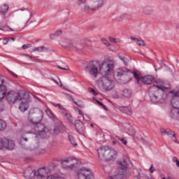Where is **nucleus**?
<instances>
[{"label":"nucleus","instance_id":"nucleus-34","mask_svg":"<svg viewBox=\"0 0 179 179\" xmlns=\"http://www.w3.org/2000/svg\"><path fill=\"white\" fill-rule=\"evenodd\" d=\"M47 50V48H45V46H40V47H37V48H34L32 51L33 52H36L38 51V52H43V51Z\"/></svg>","mask_w":179,"mask_h":179},{"label":"nucleus","instance_id":"nucleus-15","mask_svg":"<svg viewBox=\"0 0 179 179\" xmlns=\"http://www.w3.org/2000/svg\"><path fill=\"white\" fill-rule=\"evenodd\" d=\"M6 99L9 104H15L17 100H20V99H22V96L18 92L10 91L7 94Z\"/></svg>","mask_w":179,"mask_h":179},{"label":"nucleus","instance_id":"nucleus-32","mask_svg":"<svg viewBox=\"0 0 179 179\" xmlns=\"http://www.w3.org/2000/svg\"><path fill=\"white\" fill-rule=\"evenodd\" d=\"M173 130H166L164 129H160V133L162 135H168L169 136H171V134H173Z\"/></svg>","mask_w":179,"mask_h":179},{"label":"nucleus","instance_id":"nucleus-5","mask_svg":"<svg viewBox=\"0 0 179 179\" xmlns=\"http://www.w3.org/2000/svg\"><path fill=\"white\" fill-rule=\"evenodd\" d=\"M149 96L152 103H163L167 99V94L163 91L157 90L156 87H150L149 90Z\"/></svg>","mask_w":179,"mask_h":179},{"label":"nucleus","instance_id":"nucleus-47","mask_svg":"<svg viewBox=\"0 0 179 179\" xmlns=\"http://www.w3.org/2000/svg\"><path fill=\"white\" fill-rule=\"evenodd\" d=\"M109 41L110 43H117L120 41V40L119 39H115V38H113V37L110 36V37H109Z\"/></svg>","mask_w":179,"mask_h":179},{"label":"nucleus","instance_id":"nucleus-49","mask_svg":"<svg viewBox=\"0 0 179 179\" xmlns=\"http://www.w3.org/2000/svg\"><path fill=\"white\" fill-rule=\"evenodd\" d=\"M89 92H90V93H93L94 94V96H97V94H99L96 90H94V89L92 88V87H90L88 89Z\"/></svg>","mask_w":179,"mask_h":179},{"label":"nucleus","instance_id":"nucleus-51","mask_svg":"<svg viewBox=\"0 0 179 179\" xmlns=\"http://www.w3.org/2000/svg\"><path fill=\"white\" fill-rule=\"evenodd\" d=\"M31 47V44L23 45L22 50H27V48H30Z\"/></svg>","mask_w":179,"mask_h":179},{"label":"nucleus","instance_id":"nucleus-3","mask_svg":"<svg viewBox=\"0 0 179 179\" xmlns=\"http://www.w3.org/2000/svg\"><path fill=\"white\" fill-rule=\"evenodd\" d=\"M131 164V161L129 159H123L119 162V168L115 171L113 176H109L108 179H127L129 177L128 169Z\"/></svg>","mask_w":179,"mask_h":179},{"label":"nucleus","instance_id":"nucleus-50","mask_svg":"<svg viewBox=\"0 0 179 179\" xmlns=\"http://www.w3.org/2000/svg\"><path fill=\"white\" fill-rule=\"evenodd\" d=\"M1 86H6L5 85V80L0 77V87Z\"/></svg>","mask_w":179,"mask_h":179},{"label":"nucleus","instance_id":"nucleus-24","mask_svg":"<svg viewBox=\"0 0 179 179\" xmlns=\"http://www.w3.org/2000/svg\"><path fill=\"white\" fill-rule=\"evenodd\" d=\"M125 19H127V20H132V15L124 13L120 14L117 17V20L119 22H122V20H124Z\"/></svg>","mask_w":179,"mask_h":179},{"label":"nucleus","instance_id":"nucleus-45","mask_svg":"<svg viewBox=\"0 0 179 179\" xmlns=\"http://www.w3.org/2000/svg\"><path fill=\"white\" fill-rule=\"evenodd\" d=\"M171 136L173 142H176V143H178V142L177 141V137L176 136V133H174V131H173V134H171Z\"/></svg>","mask_w":179,"mask_h":179},{"label":"nucleus","instance_id":"nucleus-54","mask_svg":"<svg viewBox=\"0 0 179 179\" xmlns=\"http://www.w3.org/2000/svg\"><path fill=\"white\" fill-rule=\"evenodd\" d=\"M3 29L6 30L7 31H13V29H12V28H10L9 27H4Z\"/></svg>","mask_w":179,"mask_h":179},{"label":"nucleus","instance_id":"nucleus-61","mask_svg":"<svg viewBox=\"0 0 179 179\" xmlns=\"http://www.w3.org/2000/svg\"><path fill=\"white\" fill-rule=\"evenodd\" d=\"M22 141H24L25 142H27V141H28V138H27V137H26L25 135H24L22 136Z\"/></svg>","mask_w":179,"mask_h":179},{"label":"nucleus","instance_id":"nucleus-60","mask_svg":"<svg viewBox=\"0 0 179 179\" xmlns=\"http://www.w3.org/2000/svg\"><path fill=\"white\" fill-rule=\"evenodd\" d=\"M3 111V104L0 102V113H2Z\"/></svg>","mask_w":179,"mask_h":179},{"label":"nucleus","instance_id":"nucleus-29","mask_svg":"<svg viewBox=\"0 0 179 179\" xmlns=\"http://www.w3.org/2000/svg\"><path fill=\"white\" fill-rule=\"evenodd\" d=\"M131 40H132V41H135V43H136V44H138V45L142 46V47H145V45H146V44L145 43V41L143 40H142L141 38H135L133 36L130 37Z\"/></svg>","mask_w":179,"mask_h":179},{"label":"nucleus","instance_id":"nucleus-11","mask_svg":"<svg viewBox=\"0 0 179 179\" xmlns=\"http://www.w3.org/2000/svg\"><path fill=\"white\" fill-rule=\"evenodd\" d=\"M43 120V112L38 108H34L30 110L29 115V121L31 124H35L36 122H41Z\"/></svg>","mask_w":179,"mask_h":179},{"label":"nucleus","instance_id":"nucleus-63","mask_svg":"<svg viewBox=\"0 0 179 179\" xmlns=\"http://www.w3.org/2000/svg\"><path fill=\"white\" fill-rule=\"evenodd\" d=\"M58 107L60 110H63L64 111H65V108H64V106H62V105L59 104Z\"/></svg>","mask_w":179,"mask_h":179},{"label":"nucleus","instance_id":"nucleus-43","mask_svg":"<svg viewBox=\"0 0 179 179\" xmlns=\"http://www.w3.org/2000/svg\"><path fill=\"white\" fill-rule=\"evenodd\" d=\"M87 1V0H77L76 3L78 6H80V5H85V3H86Z\"/></svg>","mask_w":179,"mask_h":179},{"label":"nucleus","instance_id":"nucleus-8","mask_svg":"<svg viewBox=\"0 0 179 179\" xmlns=\"http://www.w3.org/2000/svg\"><path fill=\"white\" fill-rule=\"evenodd\" d=\"M134 78L136 79V82L138 85H141V83H144V85H152L153 83V80H155V77L153 76H142L139 71L134 73Z\"/></svg>","mask_w":179,"mask_h":179},{"label":"nucleus","instance_id":"nucleus-12","mask_svg":"<svg viewBox=\"0 0 179 179\" xmlns=\"http://www.w3.org/2000/svg\"><path fill=\"white\" fill-rule=\"evenodd\" d=\"M77 179H92L93 173L89 168L83 167L77 171Z\"/></svg>","mask_w":179,"mask_h":179},{"label":"nucleus","instance_id":"nucleus-21","mask_svg":"<svg viewBox=\"0 0 179 179\" xmlns=\"http://www.w3.org/2000/svg\"><path fill=\"white\" fill-rule=\"evenodd\" d=\"M64 41L66 43V47H69V48H71V50H83V47H85L81 43L73 45V43H72V42L68 39H66Z\"/></svg>","mask_w":179,"mask_h":179},{"label":"nucleus","instance_id":"nucleus-19","mask_svg":"<svg viewBox=\"0 0 179 179\" xmlns=\"http://www.w3.org/2000/svg\"><path fill=\"white\" fill-rule=\"evenodd\" d=\"M157 90H159L160 92H164V90H167L168 87L164 85V81L160 79H157L154 80V87Z\"/></svg>","mask_w":179,"mask_h":179},{"label":"nucleus","instance_id":"nucleus-4","mask_svg":"<svg viewBox=\"0 0 179 179\" xmlns=\"http://www.w3.org/2000/svg\"><path fill=\"white\" fill-rule=\"evenodd\" d=\"M97 153L98 158L103 162L114 160V159H117L118 155V152L114 148L107 145L99 148L97 150Z\"/></svg>","mask_w":179,"mask_h":179},{"label":"nucleus","instance_id":"nucleus-37","mask_svg":"<svg viewBox=\"0 0 179 179\" xmlns=\"http://www.w3.org/2000/svg\"><path fill=\"white\" fill-rule=\"evenodd\" d=\"M4 129H6V123L0 119V131H3Z\"/></svg>","mask_w":179,"mask_h":179},{"label":"nucleus","instance_id":"nucleus-10","mask_svg":"<svg viewBox=\"0 0 179 179\" xmlns=\"http://www.w3.org/2000/svg\"><path fill=\"white\" fill-rule=\"evenodd\" d=\"M79 161L73 157H67L62 161V166L65 170H73L75 167H78Z\"/></svg>","mask_w":179,"mask_h":179},{"label":"nucleus","instance_id":"nucleus-28","mask_svg":"<svg viewBox=\"0 0 179 179\" xmlns=\"http://www.w3.org/2000/svg\"><path fill=\"white\" fill-rule=\"evenodd\" d=\"M9 9V6L6 4H3V6H0V13L3 15V20H5L6 19V16H5V13L8 12Z\"/></svg>","mask_w":179,"mask_h":179},{"label":"nucleus","instance_id":"nucleus-59","mask_svg":"<svg viewBox=\"0 0 179 179\" xmlns=\"http://www.w3.org/2000/svg\"><path fill=\"white\" fill-rule=\"evenodd\" d=\"M113 106H114V107H115V108H117V110H120V108H121L122 106H118L117 103H112Z\"/></svg>","mask_w":179,"mask_h":179},{"label":"nucleus","instance_id":"nucleus-17","mask_svg":"<svg viewBox=\"0 0 179 179\" xmlns=\"http://www.w3.org/2000/svg\"><path fill=\"white\" fill-rule=\"evenodd\" d=\"M107 0H92V10H99L106 5Z\"/></svg>","mask_w":179,"mask_h":179},{"label":"nucleus","instance_id":"nucleus-44","mask_svg":"<svg viewBox=\"0 0 179 179\" xmlns=\"http://www.w3.org/2000/svg\"><path fill=\"white\" fill-rule=\"evenodd\" d=\"M119 58L125 65H128V59L125 58L124 56H119Z\"/></svg>","mask_w":179,"mask_h":179},{"label":"nucleus","instance_id":"nucleus-31","mask_svg":"<svg viewBox=\"0 0 179 179\" xmlns=\"http://www.w3.org/2000/svg\"><path fill=\"white\" fill-rule=\"evenodd\" d=\"M127 134L131 136H135V129L131 125H127Z\"/></svg>","mask_w":179,"mask_h":179},{"label":"nucleus","instance_id":"nucleus-42","mask_svg":"<svg viewBox=\"0 0 179 179\" xmlns=\"http://www.w3.org/2000/svg\"><path fill=\"white\" fill-rule=\"evenodd\" d=\"M74 104L80 107V108H83L85 107V105L83 104V102L81 101H79L78 102H76V101H73Z\"/></svg>","mask_w":179,"mask_h":179},{"label":"nucleus","instance_id":"nucleus-35","mask_svg":"<svg viewBox=\"0 0 179 179\" xmlns=\"http://www.w3.org/2000/svg\"><path fill=\"white\" fill-rule=\"evenodd\" d=\"M45 113L50 118H51L52 120H55V115H54V113H52L51 110L47 109L45 110Z\"/></svg>","mask_w":179,"mask_h":179},{"label":"nucleus","instance_id":"nucleus-1","mask_svg":"<svg viewBox=\"0 0 179 179\" xmlns=\"http://www.w3.org/2000/svg\"><path fill=\"white\" fill-rule=\"evenodd\" d=\"M114 69V60L106 59L102 62L100 65L99 69L97 66V62L94 61H91L87 63L85 71L89 72L92 76L94 78H97V75H99V72L103 73V75H111V72H113Z\"/></svg>","mask_w":179,"mask_h":179},{"label":"nucleus","instance_id":"nucleus-64","mask_svg":"<svg viewBox=\"0 0 179 179\" xmlns=\"http://www.w3.org/2000/svg\"><path fill=\"white\" fill-rule=\"evenodd\" d=\"M58 107L60 110H63L64 111H65V108H64V106H62V105L59 104Z\"/></svg>","mask_w":179,"mask_h":179},{"label":"nucleus","instance_id":"nucleus-55","mask_svg":"<svg viewBox=\"0 0 179 179\" xmlns=\"http://www.w3.org/2000/svg\"><path fill=\"white\" fill-rule=\"evenodd\" d=\"M83 120H85V121H90V118H89V116H87V115H83Z\"/></svg>","mask_w":179,"mask_h":179},{"label":"nucleus","instance_id":"nucleus-30","mask_svg":"<svg viewBox=\"0 0 179 179\" xmlns=\"http://www.w3.org/2000/svg\"><path fill=\"white\" fill-rule=\"evenodd\" d=\"M6 96V85H2L0 87V100L4 99Z\"/></svg>","mask_w":179,"mask_h":179},{"label":"nucleus","instance_id":"nucleus-22","mask_svg":"<svg viewBox=\"0 0 179 179\" xmlns=\"http://www.w3.org/2000/svg\"><path fill=\"white\" fill-rule=\"evenodd\" d=\"M61 128H62V124L59 123L58 124H55L51 127L50 133L55 136L56 135H58L59 132H61Z\"/></svg>","mask_w":179,"mask_h":179},{"label":"nucleus","instance_id":"nucleus-38","mask_svg":"<svg viewBox=\"0 0 179 179\" xmlns=\"http://www.w3.org/2000/svg\"><path fill=\"white\" fill-rule=\"evenodd\" d=\"M81 10H83V12H90V10H92V3H91V6L85 5L84 6H83L81 8Z\"/></svg>","mask_w":179,"mask_h":179},{"label":"nucleus","instance_id":"nucleus-6","mask_svg":"<svg viewBox=\"0 0 179 179\" xmlns=\"http://www.w3.org/2000/svg\"><path fill=\"white\" fill-rule=\"evenodd\" d=\"M14 16L17 17L20 23H23L24 24H27L31 19V12L29 10H20L14 13Z\"/></svg>","mask_w":179,"mask_h":179},{"label":"nucleus","instance_id":"nucleus-41","mask_svg":"<svg viewBox=\"0 0 179 179\" xmlns=\"http://www.w3.org/2000/svg\"><path fill=\"white\" fill-rule=\"evenodd\" d=\"M116 139H117L118 141H120L122 142V143H123V145H127V143H128V142L127 141V139H125L124 138H121L120 136H116Z\"/></svg>","mask_w":179,"mask_h":179},{"label":"nucleus","instance_id":"nucleus-36","mask_svg":"<svg viewBox=\"0 0 179 179\" xmlns=\"http://www.w3.org/2000/svg\"><path fill=\"white\" fill-rule=\"evenodd\" d=\"M69 139L73 146H78V143H76V141H75V138L73 137V136L69 135Z\"/></svg>","mask_w":179,"mask_h":179},{"label":"nucleus","instance_id":"nucleus-53","mask_svg":"<svg viewBox=\"0 0 179 179\" xmlns=\"http://www.w3.org/2000/svg\"><path fill=\"white\" fill-rule=\"evenodd\" d=\"M150 173H153L155 171H156V169H155V167L153 166V165H151L150 169H149Z\"/></svg>","mask_w":179,"mask_h":179},{"label":"nucleus","instance_id":"nucleus-13","mask_svg":"<svg viewBox=\"0 0 179 179\" xmlns=\"http://www.w3.org/2000/svg\"><path fill=\"white\" fill-rule=\"evenodd\" d=\"M34 131H29V134H37L38 135H45L48 132V128L45 127L44 124L38 122L32 123Z\"/></svg>","mask_w":179,"mask_h":179},{"label":"nucleus","instance_id":"nucleus-25","mask_svg":"<svg viewBox=\"0 0 179 179\" xmlns=\"http://www.w3.org/2000/svg\"><path fill=\"white\" fill-rule=\"evenodd\" d=\"M120 108V111L123 113V114H127V115H132V108L129 106H122Z\"/></svg>","mask_w":179,"mask_h":179},{"label":"nucleus","instance_id":"nucleus-56","mask_svg":"<svg viewBox=\"0 0 179 179\" xmlns=\"http://www.w3.org/2000/svg\"><path fill=\"white\" fill-rule=\"evenodd\" d=\"M59 69H63V71H69V68L68 66L66 67H61V66H58Z\"/></svg>","mask_w":179,"mask_h":179},{"label":"nucleus","instance_id":"nucleus-23","mask_svg":"<svg viewBox=\"0 0 179 179\" xmlns=\"http://www.w3.org/2000/svg\"><path fill=\"white\" fill-rule=\"evenodd\" d=\"M171 106L173 108L171 111V117L174 118V120H179V108H177L173 105Z\"/></svg>","mask_w":179,"mask_h":179},{"label":"nucleus","instance_id":"nucleus-16","mask_svg":"<svg viewBox=\"0 0 179 179\" xmlns=\"http://www.w3.org/2000/svg\"><path fill=\"white\" fill-rule=\"evenodd\" d=\"M20 100L21 103L19 106V109L20 110V111H22V113H24V111H27L29 108V96L24 94V97L20 98Z\"/></svg>","mask_w":179,"mask_h":179},{"label":"nucleus","instance_id":"nucleus-14","mask_svg":"<svg viewBox=\"0 0 179 179\" xmlns=\"http://www.w3.org/2000/svg\"><path fill=\"white\" fill-rule=\"evenodd\" d=\"M169 94L171 98V104L174 107H179V89L169 91Z\"/></svg>","mask_w":179,"mask_h":179},{"label":"nucleus","instance_id":"nucleus-9","mask_svg":"<svg viewBox=\"0 0 179 179\" xmlns=\"http://www.w3.org/2000/svg\"><path fill=\"white\" fill-rule=\"evenodd\" d=\"M102 89L105 92H110L115 87V82L108 76H103L100 79Z\"/></svg>","mask_w":179,"mask_h":179},{"label":"nucleus","instance_id":"nucleus-57","mask_svg":"<svg viewBox=\"0 0 179 179\" xmlns=\"http://www.w3.org/2000/svg\"><path fill=\"white\" fill-rule=\"evenodd\" d=\"M173 163H177L179 160L178 158H177L176 157H173L172 159Z\"/></svg>","mask_w":179,"mask_h":179},{"label":"nucleus","instance_id":"nucleus-39","mask_svg":"<svg viewBox=\"0 0 179 179\" xmlns=\"http://www.w3.org/2000/svg\"><path fill=\"white\" fill-rule=\"evenodd\" d=\"M9 41H15V38L13 37H10V38H3V44L4 45H6V44H8V43H9Z\"/></svg>","mask_w":179,"mask_h":179},{"label":"nucleus","instance_id":"nucleus-26","mask_svg":"<svg viewBox=\"0 0 179 179\" xmlns=\"http://www.w3.org/2000/svg\"><path fill=\"white\" fill-rule=\"evenodd\" d=\"M75 127L78 132H83L85 131V124L80 120L76 121Z\"/></svg>","mask_w":179,"mask_h":179},{"label":"nucleus","instance_id":"nucleus-52","mask_svg":"<svg viewBox=\"0 0 179 179\" xmlns=\"http://www.w3.org/2000/svg\"><path fill=\"white\" fill-rule=\"evenodd\" d=\"M62 34V30H59V31H57L55 33V36H61Z\"/></svg>","mask_w":179,"mask_h":179},{"label":"nucleus","instance_id":"nucleus-20","mask_svg":"<svg viewBox=\"0 0 179 179\" xmlns=\"http://www.w3.org/2000/svg\"><path fill=\"white\" fill-rule=\"evenodd\" d=\"M1 143L8 150H13L15 149V142L12 140L4 138L1 141Z\"/></svg>","mask_w":179,"mask_h":179},{"label":"nucleus","instance_id":"nucleus-7","mask_svg":"<svg viewBox=\"0 0 179 179\" xmlns=\"http://www.w3.org/2000/svg\"><path fill=\"white\" fill-rule=\"evenodd\" d=\"M134 72L138 71H131L129 70H127V69L120 70L117 72L118 80H120L122 83H128V82H131Z\"/></svg>","mask_w":179,"mask_h":179},{"label":"nucleus","instance_id":"nucleus-48","mask_svg":"<svg viewBox=\"0 0 179 179\" xmlns=\"http://www.w3.org/2000/svg\"><path fill=\"white\" fill-rule=\"evenodd\" d=\"M113 97L114 99H122V95H121V93L120 94H117V92L113 94Z\"/></svg>","mask_w":179,"mask_h":179},{"label":"nucleus","instance_id":"nucleus-33","mask_svg":"<svg viewBox=\"0 0 179 179\" xmlns=\"http://www.w3.org/2000/svg\"><path fill=\"white\" fill-rule=\"evenodd\" d=\"M52 80H54L55 82V83H57V85H59V86L60 87H62L64 90H67V92H71V93H73V92H71V90L66 89V87H64V85H62V83H61V80H59V81H57V80L52 78Z\"/></svg>","mask_w":179,"mask_h":179},{"label":"nucleus","instance_id":"nucleus-2","mask_svg":"<svg viewBox=\"0 0 179 179\" xmlns=\"http://www.w3.org/2000/svg\"><path fill=\"white\" fill-rule=\"evenodd\" d=\"M48 169L41 168L36 172L33 171V169L28 168L24 172L25 178H33L34 179H65L64 175L59 173H55L48 176Z\"/></svg>","mask_w":179,"mask_h":179},{"label":"nucleus","instance_id":"nucleus-46","mask_svg":"<svg viewBox=\"0 0 179 179\" xmlns=\"http://www.w3.org/2000/svg\"><path fill=\"white\" fill-rule=\"evenodd\" d=\"M102 43L106 45L107 47H110L111 44H110V43H108V41H107V39L106 38H102L101 39Z\"/></svg>","mask_w":179,"mask_h":179},{"label":"nucleus","instance_id":"nucleus-27","mask_svg":"<svg viewBox=\"0 0 179 179\" xmlns=\"http://www.w3.org/2000/svg\"><path fill=\"white\" fill-rule=\"evenodd\" d=\"M122 98L129 99L132 96V92L129 89H124L121 91Z\"/></svg>","mask_w":179,"mask_h":179},{"label":"nucleus","instance_id":"nucleus-58","mask_svg":"<svg viewBox=\"0 0 179 179\" xmlns=\"http://www.w3.org/2000/svg\"><path fill=\"white\" fill-rule=\"evenodd\" d=\"M9 73H10V75H12L14 78H17V75L15 73H13V71H9Z\"/></svg>","mask_w":179,"mask_h":179},{"label":"nucleus","instance_id":"nucleus-18","mask_svg":"<svg viewBox=\"0 0 179 179\" xmlns=\"http://www.w3.org/2000/svg\"><path fill=\"white\" fill-rule=\"evenodd\" d=\"M141 13L145 15V16H152L155 10L153 9V6L150 5H143L141 8Z\"/></svg>","mask_w":179,"mask_h":179},{"label":"nucleus","instance_id":"nucleus-62","mask_svg":"<svg viewBox=\"0 0 179 179\" xmlns=\"http://www.w3.org/2000/svg\"><path fill=\"white\" fill-rule=\"evenodd\" d=\"M77 111L80 115H83V112L80 109H78Z\"/></svg>","mask_w":179,"mask_h":179},{"label":"nucleus","instance_id":"nucleus-40","mask_svg":"<svg viewBox=\"0 0 179 179\" xmlns=\"http://www.w3.org/2000/svg\"><path fill=\"white\" fill-rule=\"evenodd\" d=\"M64 115L66 120H68V121H69L70 122H72V121H73V120L72 119V115H71V114L65 112Z\"/></svg>","mask_w":179,"mask_h":179}]
</instances>
